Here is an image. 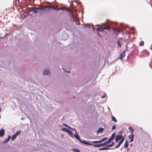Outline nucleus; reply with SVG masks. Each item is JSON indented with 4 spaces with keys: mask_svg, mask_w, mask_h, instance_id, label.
Here are the masks:
<instances>
[{
    "mask_svg": "<svg viewBox=\"0 0 152 152\" xmlns=\"http://www.w3.org/2000/svg\"><path fill=\"white\" fill-rule=\"evenodd\" d=\"M105 24L103 23L102 25H96V28L97 31V34L99 36H100V34L99 33V31L102 32L104 29H109L110 27H109L106 26Z\"/></svg>",
    "mask_w": 152,
    "mask_h": 152,
    "instance_id": "nucleus-1",
    "label": "nucleus"
},
{
    "mask_svg": "<svg viewBox=\"0 0 152 152\" xmlns=\"http://www.w3.org/2000/svg\"><path fill=\"white\" fill-rule=\"evenodd\" d=\"M75 131V132L76 133V134H74V135L75 138L78 140L80 142H81L83 143H84L86 145H90L91 144L88 142H86V141L84 140V141H82L80 139V137L77 134L76 130L75 129H74Z\"/></svg>",
    "mask_w": 152,
    "mask_h": 152,
    "instance_id": "nucleus-2",
    "label": "nucleus"
},
{
    "mask_svg": "<svg viewBox=\"0 0 152 152\" xmlns=\"http://www.w3.org/2000/svg\"><path fill=\"white\" fill-rule=\"evenodd\" d=\"M61 130L64 132L67 133L71 137H73V133L72 132L66 128H63Z\"/></svg>",
    "mask_w": 152,
    "mask_h": 152,
    "instance_id": "nucleus-3",
    "label": "nucleus"
},
{
    "mask_svg": "<svg viewBox=\"0 0 152 152\" xmlns=\"http://www.w3.org/2000/svg\"><path fill=\"white\" fill-rule=\"evenodd\" d=\"M122 137V135H117L116 137L115 140V141L117 142L118 141L121 139Z\"/></svg>",
    "mask_w": 152,
    "mask_h": 152,
    "instance_id": "nucleus-4",
    "label": "nucleus"
},
{
    "mask_svg": "<svg viewBox=\"0 0 152 152\" xmlns=\"http://www.w3.org/2000/svg\"><path fill=\"white\" fill-rule=\"evenodd\" d=\"M128 138L129 139H130V142H132L133 141V139L134 138V135L133 134H130L128 136Z\"/></svg>",
    "mask_w": 152,
    "mask_h": 152,
    "instance_id": "nucleus-5",
    "label": "nucleus"
},
{
    "mask_svg": "<svg viewBox=\"0 0 152 152\" xmlns=\"http://www.w3.org/2000/svg\"><path fill=\"white\" fill-rule=\"evenodd\" d=\"M4 129H1L0 131V137H3L4 135Z\"/></svg>",
    "mask_w": 152,
    "mask_h": 152,
    "instance_id": "nucleus-6",
    "label": "nucleus"
},
{
    "mask_svg": "<svg viewBox=\"0 0 152 152\" xmlns=\"http://www.w3.org/2000/svg\"><path fill=\"white\" fill-rule=\"evenodd\" d=\"M107 137H104L101 140L99 141H96V144L97 143H99L102 142L104 141L105 140H107Z\"/></svg>",
    "mask_w": 152,
    "mask_h": 152,
    "instance_id": "nucleus-7",
    "label": "nucleus"
},
{
    "mask_svg": "<svg viewBox=\"0 0 152 152\" xmlns=\"http://www.w3.org/2000/svg\"><path fill=\"white\" fill-rule=\"evenodd\" d=\"M104 128L100 127L99 128L96 132L97 133H99L103 132V131L104 130Z\"/></svg>",
    "mask_w": 152,
    "mask_h": 152,
    "instance_id": "nucleus-8",
    "label": "nucleus"
},
{
    "mask_svg": "<svg viewBox=\"0 0 152 152\" xmlns=\"http://www.w3.org/2000/svg\"><path fill=\"white\" fill-rule=\"evenodd\" d=\"M110 148L108 146V145H107L106 147H103L101 148L98 149L99 150H105L109 149Z\"/></svg>",
    "mask_w": 152,
    "mask_h": 152,
    "instance_id": "nucleus-9",
    "label": "nucleus"
},
{
    "mask_svg": "<svg viewBox=\"0 0 152 152\" xmlns=\"http://www.w3.org/2000/svg\"><path fill=\"white\" fill-rule=\"evenodd\" d=\"M11 137L10 136H9L4 141V142L5 143H6L7 142L10 140V139Z\"/></svg>",
    "mask_w": 152,
    "mask_h": 152,
    "instance_id": "nucleus-10",
    "label": "nucleus"
},
{
    "mask_svg": "<svg viewBox=\"0 0 152 152\" xmlns=\"http://www.w3.org/2000/svg\"><path fill=\"white\" fill-rule=\"evenodd\" d=\"M43 75H47L49 74V72L48 71L46 70L43 72Z\"/></svg>",
    "mask_w": 152,
    "mask_h": 152,
    "instance_id": "nucleus-11",
    "label": "nucleus"
},
{
    "mask_svg": "<svg viewBox=\"0 0 152 152\" xmlns=\"http://www.w3.org/2000/svg\"><path fill=\"white\" fill-rule=\"evenodd\" d=\"M128 145H129V143H128V142H127V140H126L125 143L124 145V148H127L128 147Z\"/></svg>",
    "mask_w": 152,
    "mask_h": 152,
    "instance_id": "nucleus-12",
    "label": "nucleus"
},
{
    "mask_svg": "<svg viewBox=\"0 0 152 152\" xmlns=\"http://www.w3.org/2000/svg\"><path fill=\"white\" fill-rule=\"evenodd\" d=\"M112 121H113L115 122H117V121L115 118V117H114L113 115H112Z\"/></svg>",
    "mask_w": 152,
    "mask_h": 152,
    "instance_id": "nucleus-13",
    "label": "nucleus"
},
{
    "mask_svg": "<svg viewBox=\"0 0 152 152\" xmlns=\"http://www.w3.org/2000/svg\"><path fill=\"white\" fill-rule=\"evenodd\" d=\"M102 146H104V145H103L102 143H101L99 144H96V147H99Z\"/></svg>",
    "mask_w": 152,
    "mask_h": 152,
    "instance_id": "nucleus-14",
    "label": "nucleus"
},
{
    "mask_svg": "<svg viewBox=\"0 0 152 152\" xmlns=\"http://www.w3.org/2000/svg\"><path fill=\"white\" fill-rule=\"evenodd\" d=\"M17 136L15 134L12 136L11 140H14L16 137Z\"/></svg>",
    "mask_w": 152,
    "mask_h": 152,
    "instance_id": "nucleus-15",
    "label": "nucleus"
},
{
    "mask_svg": "<svg viewBox=\"0 0 152 152\" xmlns=\"http://www.w3.org/2000/svg\"><path fill=\"white\" fill-rule=\"evenodd\" d=\"M122 143H121V142H119L118 144L117 145H116L115 147V148H118V147H119L120 146V145L122 144Z\"/></svg>",
    "mask_w": 152,
    "mask_h": 152,
    "instance_id": "nucleus-16",
    "label": "nucleus"
},
{
    "mask_svg": "<svg viewBox=\"0 0 152 152\" xmlns=\"http://www.w3.org/2000/svg\"><path fill=\"white\" fill-rule=\"evenodd\" d=\"M125 137H123L122 136V137L121 138V141H120V142H121V143H122L124 141V140L125 139Z\"/></svg>",
    "mask_w": 152,
    "mask_h": 152,
    "instance_id": "nucleus-17",
    "label": "nucleus"
},
{
    "mask_svg": "<svg viewBox=\"0 0 152 152\" xmlns=\"http://www.w3.org/2000/svg\"><path fill=\"white\" fill-rule=\"evenodd\" d=\"M63 125L64 126H65L66 127H68L69 129H71V127L70 126H68L67 124L63 123Z\"/></svg>",
    "mask_w": 152,
    "mask_h": 152,
    "instance_id": "nucleus-18",
    "label": "nucleus"
},
{
    "mask_svg": "<svg viewBox=\"0 0 152 152\" xmlns=\"http://www.w3.org/2000/svg\"><path fill=\"white\" fill-rule=\"evenodd\" d=\"M20 131H18L16 132L15 134L17 136L18 135H19L20 133Z\"/></svg>",
    "mask_w": 152,
    "mask_h": 152,
    "instance_id": "nucleus-19",
    "label": "nucleus"
},
{
    "mask_svg": "<svg viewBox=\"0 0 152 152\" xmlns=\"http://www.w3.org/2000/svg\"><path fill=\"white\" fill-rule=\"evenodd\" d=\"M72 150L75 152H80V150L78 149H76L75 148H73Z\"/></svg>",
    "mask_w": 152,
    "mask_h": 152,
    "instance_id": "nucleus-20",
    "label": "nucleus"
},
{
    "mask_svg": "<svg viewBox=\"0 0 152 152\" xmlns=\"http://www.w3.org/2000/svg\"><path fill=\"white\" fill-rule=\"evenodd\" d=\"M144 44V42L143 41H141L140 42L139 44V46H141L143 45Z\"/></svg>",
    "mask_w": 152,
    "mask_h": 152,
    "instance_id": "nucleus-21",
    "label": "nucleus"
},
{
    "mask_svg": "<svg viewBox=\"0 0 152 152\" xmlns=\"http://www.w3.org/2000/svg\"><path fill=\"white\" fill-rule=\"evenodd\" d=\"M121 55L123 57H124L125 56V51H124L121 53Z\"/></svg>",
    "mask_w": 152,
    "mask_h": 152,
    "instance_id": "nucleus-22",
    "label": "nucleus"
},
{
    "mask_svg": "<svg viewBox=\"0 0 152 152\" xmlns=\"http://www.w3.org/2000/svg\"><path fill=\"white\" fill-rule=\"evenodd\" d=\"M115 30L117 31V32H118L119 33L122 30L119 29V28H116L115 29Z\"/></svg>",
    "mask_w": 152,
    "mask_h": 152,
    "instance_id": "nucleus-23",
    "label": "nucleus"
},
{
    "mask_svg": "<svg viewBox=\"0 0 152 152\" xmlns=\"http://www.w3.org/2000/svg\"><path fill=\"white\" fill-rule=\"evenodd\" d=\"M116 128V126H115V124L114 125H113V126L112 127V129L113 130L114 129H115Z\"/></svg>",
    "mask_w": 152,
    "mask_h": 152,
    "instance_id": "nucleus-24",
    "label": "nucleus"
},
{
    "mask_svg": "<svg viewBox=\"0 0 152 152\" xmlns=\"http://www.w3.org/2000/svg\"><path fill=\"white\" fill-rule=\"evenodd\" d=\"M103 143V145H104V146H105V145H107L108 144L107 142L106 141L104 142L103 143Z\"/></svg>",
    "mask_w": 152,
    "mask_h": 152,
    "instance_id": "nucleus-25",
    "label": "nucleus"
},
{
    "mask_svg": "<svg viewBox=\"0 0 152 152\" xmlns=\"http://www.w3.org/2000/svg\"><path fill=\"white\" fill-rule=\"evenodd\" d=\"M114 145V142H113L112 143V144L110 145H108V146L109 147H112L113 145Z\"/></svg>",
    "mask_w": 152,
    "mask_h": 152,
    "instance_id": "nucleus-26",
    "label": "nucleus"
},
{
    "mask_svg": "<svg viewBox=\"0 0 152 152\" xmlns=\"http://www.w3.org/2000/svg\"><path fill=\"white\" fill-rule=\"evenodd\" d=\"M115 133H113L111 136H112L114 138H115Z\"/></svg>",
    "mask_w": 152,
    "mask_h": 152,
    "instance_id": "nucleus-27",
    "label": "nucleus"
},
{
    "mask_svg": "<svg viewBox=\"0 0 152 152\" xmlns=\"http://www.w3.org/2000/svg\"><path fill=\"white\" fill-rule=\"evenodd\" d=\"M114 138L112 136H111V137H110V139H111V140L112 141L114 139Z\"/></svg>",
    "mask_w": 152,
    "mask_h": 152,
    "instance_id": "nucleus-28",
    "label": "nucleus"
},
{
    "mask_svg": "<svg viewBox=\"0 0 152 152\" xmlns=\"http://www.w3.org/2000/svg\"><path fill=\"white\" fill-rule=\"evenodd\" d=\"M107 141L109 142V143H110V142L112 141L110 138Z\"/></svg>",
    "mask_w": 152,
    "mask_h": 152,
    "instance_id": "nucleus-29",
    "label": "nucleus"
},
{
    "mask_svg": "<svg viewBox=\"0 0 152 152\" xmlns=\"http://www.w3.org/2000/svg\"><path fill=\"white\" fill-rule=\"evenodd\" d=\"M106 95V94H104V95L103 96H102L101 97V98H104L105 97V95Z\"/></svg>",
    "mask_w": 152,
    "mask_h": 152,
    "instance_id": "nucleus-30",
    "label": "nucleus"
},
{
    "mask_svg": "<svg viewBox=\"0 0 152 152\" xmlns=\"http://www.w3.org/2000/svg\"><path fill=\"white\" fill-rule=\"evenodd\" d=\"M118 44L119 45V46L120 47H121V45L120 43V42L118 41Z\"/></svg>",
    "mask_w": 152,
    "mask_h": 152,
    "instance_id": "nucleus-31",
    "label": "nucleus"
},
{
    "mask_svg": "<svg viewBox=\"0 0 152 152\" xmlns=\"http://www.w3.org/2000/svg\"><path fill=\"white\" fill-rule=\"evenodd\" d=\"M123 57H122V56L120 55V56L119 58L121 60H122Z\"/></svg>",
    "mask_w": 152,
    "mask_h": 152,
    "instance_id": "nucleus-32",
    "label": "nucleus"
},
{
    "mask_svg": "<svg viewBox=\"0 0 152 152\" xmlns=\"http://www.w3.org/2000/svg\"><path fill=\"white\" fill-rule=\"evenodd\" d=\"M133 132H134V129H133L131 130L130 132L131 133H132Z\"/></svg>",
    "mask_w": 152,
    "mask_h": 152,
    "instance_id": "nucleus-33",
    "label": "nucleus"
},
{
    "mask_svg": "<svg viewBox=\"0 0 152 152\" xmlns=\"http://www.w3.org/2000/svg\"><path fill=\"white\" fill-rule=\"evenodd\" d=\"M102 64V61L100 60V61L99 62V65H100V64Z\"/></svg>",
    "mask_w": 152,
    "mask_h": 152,
    "instance_id": "nucleus-34",
    "label": "nucleus"
},
{
    "mask_svg": "<svg viewBox=\"0 0 152 152\" xmlns=\"http://www.w3.org/2000/svg\"><path fill=\"white\" fill-rule=\"evenodd\" d=\"M129 130H131V129H132V127L130 126L129 127Z\"/></svg>",
    "mask_w": 152,
    "mask_h": 152,
    "instance_id": "nucleus-35",
    "label": "nucleus"
},
{
    "mask_svg": "<svg viewBox=\"0 0 152 152\" xmlns=\"http://www.w3.org/2000/svg\"><path fill=\"white\" fill-rule=\"evenodd\" d=\"M72 129V130H74V129H73L72 128H71V129Z\"/></svg>",
    "mask_w": 152,
    "mask_h": 152,
    "instance_id": "nucleus-36",
    "label": "nucleus"
},
{
    "mask_svg": "<svg viewBox=\"0 0 152 152\" xmlns=\"http://www.w3.org/2000/svg\"><path fill=\"white\" fill-rule=\"evenodd\" d=\"M72 129V130H74V129H73L72 128H71V129Z\"/></svg>",
    "mask_w": 152,
    "mask_h": 152,
    "instance_id": "nucleus-37",
    "label": "nucleus"
},
{
    "mask_svg": "<svg viewBox=\"0 0 152 152\" xmlns=\"http://www.w3.org/2000/svg\"><path fill=\"white\" fill-rule=\"evenodd\" d=\"M132 145V143L130 145V146H131Z\"/></svg>",
    "mask_w": 152,
    "mask_h": 152,
    "instance_id": "nucleus-38",
    "label": "nucleus"
},
{
    "mask_svg": "<svg viewBox=\"0 0 152 152\" xmlns=\"http://www.w3.org/2000/svg\"><path fill=\"white\" fill-rule=\"evenodd\" d=\"M107 141V144H108L110 143H109V142L107 141Z\"/></svg>",
    "mask_w": 152,
    "mask_h": 152,
    "instance_id": "nucleus-39",
    "label": "nucleus"
},
{
    "mask_svg": "<svg viewBox=\"0 0 152 152\" xmlns=\"http://www.w3.org/2000/svg\"><path fill=\"white\" fill-rule=\"evenodd\" d=\"M123 132V131H121V132H120V133H121H121H122Z\"/></svg>",
    "mask_w": 152,
    "mask_h": 152,
    "instance_id": "nucleus-40",
    "label": "nucleus"
},
{
    "mask_svg": "<svg viewBox=\"0 0 152 152\" xmlns=\"http://www.w3.org/2000/svg\"><path fill=\"white\" fill-rule=\"evenodd\" d=\"M34 12H35V13L37 12V11L36 10L34 11Z\"/></svg>",
    "mask_w": 152,
    "mask_h": 152,
    "instance_id": "nucleus-41",
    "label": "nucleus"
},
{
    "mask_svg": "<svg viewBox=\"0 0 152 152\" xmlns=\"http://www.w3.org/2000/svg\"><path fill=\"white\" fill-rule=\"evenodd\" d=\"M64 9V7H62V9Z\"/></svg>",
    "mask_w": 152,
    "mask_h": 152,
    "instance_id": "nucleus-42",
    "label": "nucleus"
},
{
    "mask_svg": "<svg viewBox=\"0 0 152 152\" xmlns=\"http://www.w3.org/2000/svg\"><path fill=\"white\" fill-rule=\"evenodd\" d=\"M108 109L109 110H110V108H109V107H108Z\"/></svg>",
    "mask_w": 152,
    "mask_h": 152,
    "instance_id": "nucleus-43",
    "label": "nucleus"
},
{
    "mask_svg": "<svg viewBox=\"0 0 152 152\" xmlns=\"http://www.w3.org/2000/svg\"><path fill=\"white\" fill-rule=\"evenodd\" d=\"M128 150H129V149H127V151H128Z\"/></svg>",
    "mask_w": 152,
    "mask_h": 152,
    "instance_id": "nucleus-44",
    "label": "nucleus"
},
{
    "mask_svg": "<svg viewBox=\"0 0 152 152\" xmlns=\"http://www.w3.org/2000/svg\"><path fill=\"white\" fill-rule=\"evenodd\" d=\"M69 72V73H70V72L69 71V72Z\"/></svg>",
    "mask_w": 152,
    "mask_h": 152,
    "instance_id": "nucleus-45",
    "label": "nucleus"
},
{
    "mask_svg": "<svg viewBox=\"0 0 152 152\" xmlns=\"http://www.w3.org/2000/svg\"><path fill=\"white\" fill-rule=\"evenodd\" d=\"M94 143H95V141H94Z\"/></svg>",
    "mask_w": 152,
    "mask_h": 152,
    "instance_id": "nucleus-46",
    "label": "nucleus"
}]
</instances>
